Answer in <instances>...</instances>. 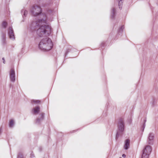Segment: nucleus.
<instances>
[{
	"mask_svg": "<svg viewBox=\"0 0 158 158\" xmlns=\"http://www.w3.org/2000/svg\"><path fill=\"white\" fill-rule=\"evenodd\" d=\"M30 12L34 16H39L40 18L36 22L31 23L29 27L31 30L33 31L38 27L39 28L37 30L36 33L39 37L49 36L52 31V30L50 26L46 25L47 24V16L45 14L42 13L41 7L37 5L33 6Z\"/></svg>",
	"mask_w": 158,
	"mask_h": 158,
	"instance_id": "nucleus-1",
	"label": "nucleus"
},
{
	"mask_svg": "<svg viewBox=\"0 0 158 158\" xmlns=\"http://www.w3.org/2000/svg\"><path fill=\"white\" fill-rule=\"evenodd\" d=\"M53 44L51 39L47 37L42 39L38 44L39 48L44 52L50 50L52 48Z\"/></svg>",
	"mask_w": 158,
	"mask_h": 158,
	"instance_id": "nucleus-2",
	"label": "nucleus"
},
{
	"mask_svg": "<svg viewBox=\"0 0 158 158\" xmlns=\"http://www.w3.org/2000/svg\"><path fill=\"white\" fill-rule=\"evenodd\" d=\"M125 124L123 120L120 119L118 122V130L117 131L115 139L117 140L119 137L122 135L124 130Z\"/></svg>",
	"mask_w": 158,
	"mask_h": 158,
	"instance_id": "nucleus-3",
	"label": "nucleus"
},
{
	"mask_svg": "<svg viewBox=\"0 0 158 158\" xmlns=\"http://www.w3.org/2000/svg\"><path fill=\"white\" fill-rule=\"evenodd\" d=\"M152 150V147L149 145L145 146L143 151L141 158H148Z\"/></svg>",
	"mask_w": 158,
	"mask_h": 158,
	"instance_id": "nucleus-4",
	"label": "nucleus"
},
{
	"mask_svg": "<svg viewBox=\"0 0 158 158\" xmlns=\"http://www.w3.org/2000/svg\"><path fill=\"white\" fill-rule=\"evenodd\" d=\"M8 34L9 38L12 40L15 39L13 29L12 27H10L8 30Z\"/></svg>",
	"mask_w": 158,
	"mask_h": 158,
	"instance_id": "nucleus-5",
	"label": "nucleus"
},
{
	"mask_svg": "<svg viewBox=\"0 0 158 158\" xmlns=\"http://www.w3.org/2000/svg\"><path fill=\"white\" fill-rule=\"evenodd\" d=\"M154 134L153 133H150L149 134L147 139V143L150 145H152L154 142Z\"/></svg>",
	"mask_w": 158,
	"mask_h": 158,
	"instance_id": "nucleus-6",
	"label": "nucleus"
},
{
	"mask_svg": "<svg viewBox=\"0 0 158 158\" xmlns=\"http://www.w3.org/2000/svg\"><path fill=\"white\" fill-rule=\"evenodd\" d=\"M10 81L13 82H15V72L13 69H11L10 72Z\"/></svg>",
	"mask_w": 158,
	"mask_h": 158,
	"instance_id": "nucleus-7",
	"label": "nucleus"
},
{
	"mask_svg": "<svg viewBox=\"0 0 158 158\" xmlns=\"http://www.w3.org/2000/svg\"><path fill=\"white\" fill-rule=\"evenodd\" d=\"M40 118H38L36 119L35 123L37 124H40L44 118V114L41 113L40 114Z\"/></svg>",
	"mask_w": 158,
	"mask_h": 158,
	"instance_id": "nucleus-8",
	"label": "nucleus"
},
{
	"mask_svg": "<svg viewBox=\"0 0 158 158\" xmlns=\"http://www.w3.org/2000/svg\"><path fill=\"white\" fill-rule=\"evenodd\" d=\"M116 14V9L114 7H112L111 10L110 18L112 19H114Z\"/></svg>",
	"mask_w": 158,
	"mask_h": 158,
	"instance_id": "nucleus-9",
	"label": "nucleus"
},
{
	"mask_svg": "<svg viewBox=\"0 0 158 158\" xmlns=\"http://www.w3.org/2000/svg\"><path fill=\"white\" fill-rule=\"evenodd\" d=\"M130 144V140L129 139H127L125 140L124 143V148L126 150H127L129 148Z\"/></svg>",
	"mask_w": 158,
	"mask_h": 158,
	"instance_id": "nucleus-10",
	"label": "nucleus"
},
{
	"mask_svg": "<svg viewBox=\"0 0 158 158\" xmlns=\"http://www.w3.org/2000/svg\"><path fill=\"white\" fill-rule=\"evenodd\" d=\"M40 107L39 106H36L33 108L32 110V113L34 114H36L40 112Z\"/></svg>",
	"mask_w": 158,
	"mask_h": 158,
	"instance_id": "nucleus-11",
	"label": "nucleus"
},
{
	"mask_svg": "<svg viewBox=\"0 0 158 158\" xmlns=\"http://www.w3.org/2000/svg\"><path fill=\"white\" fill-rule=\"evenodd\" d=\"M124 28V25H122L119 27L117 31L118 35H120L123 32Z\"/></svg>",
	"mask_w": 158,
	"mask_h": 158,
	"instance_id": "nucleus-12",
	"label": "nucleus"
},
{
	"mask_svg": "<svg viewBox=\"0 0 158 158\" xmlns=\"http://www.w3.org/2000/svg\"><path fill=\"white\" fill-rule=\"evenodd\" d=\"M21 13L23 15V18H24L26 17L28 14V11L26 10H21Z\"/></svg>",
	"mask_w": 158,
	"mask_h": 158,
	"instance_id": "nucleus-13",
	"label": "nucleus"
},
{
	"mask_svg": "<svg viewBox=\"0 0 158 158\" xmlns=\"http://www.w3.org/2000/svg\"><path fill=\"white\" fill-rule=\"evenodd\" d=\"M118 1L119 8L120 10H121L122 8L123 3V0H118Z\"/></svg>",
	"mask_w": 158,
	"mask_h": 158,
	"instance_id": "nucleus-14",
	"label": "nucleus"
},
{
	"mask_svg": "<svg viewBox=\"0 0 158 158\" xmlns=\"http://www.w3.org/2000/svg\"><path fill=\"white\" fill-rule=\"evenodd\" d=\"M14 124V121L13 120H11L10 121V122L9 123V127L10 128H12L13 127V126Z\"/></svg>",
	"mask_w": 158,
	"mask_h": 158,
	"instance_id": "nucleus-15",
	"label": "nucleus"
},
{
	"mask_svg": "<svg viewBox=\"0 0 158 158\" xmlns=\"http://www.w3.org/2000/svg\"><path fill=\"white\" fill-rule=\"evenodd\" d=\"M54 10L48 9L47 10V12L48 14H50L51 13H54V12H55V11H54Z\"/></svg>",
	"mask_w": 158,
	"mask_h": 158,
	"instance_id": "nucleus-16",
	"label": "nucleus"
},
{
	"mask_svg": "<svg viewBox=\"0 0 158 158\" xmlns=\"http://www.w3.org/2000/svg\"><path fill=\"white\" fill-rule=\"evenodd\" d=\"M146 121V119H145L144 120V122L143 123V125L142 126L141 128V130L142 132H143L144 129V128L145 127V123Z\"/></svg>",
	"mask_w": 158,
	"mask_h": 158,
	"instance_id": "nucleus-17",
	"label": "nucleus"
},
{
	"mask_svg": "<svg viewBox=\"0 0 158 158\" xmlns=\"http://www.w3.org/2000/svg\"><path fill=\"white\" fill-rule=\"evenodd\" d=\"M40 102V101L39 100H31V103L32 104L33 103H39Z\"/></svg>",
	"mask_w": 158,
	"mask_h": 158,
	"instance_id": "nucleus-18",
	"label": "nucleus"
},
{
	"mask_svg": "<svg viewBox=\"0 0 158 158\" xmlns=\"http://www.w3.org/2000/svg\"><path fill=\"white\" fill-rule=\"evenodd\" d=\"M7 23L5 21H3L2 24V26L4 28H6L7 26Z\"/></svg>",
	"mask_w": 158,
	"mask_h": 158,
	"instance_id": "nucleus-19",
	"label": "nucleus"
},
{
	"mask_svg": "<svg viewBox=\"0 0 158 158\" xmlns=\"http://www.w3.org/2000/svg\"><path fill=\"white\" fill-rule=\"evenodd\" d=\"M17 158H23V156L21 152H19V153L17 156Z\"/></svg>",
	"mask_w": 158,
	"mask_h": 158,
	"instance_id": "nucleus-20",
	"label": "nucleus"
},
{
	"mask_svg": "<svg viewBox=\"0 0 158 158\" xmlns=\"http://www.w3.org/2000/svg\"><path fill=\"white\" fill-rule=\"evenodd\" d=\"M49 5L45 3H43L41 5V6L43 7L47 8L48 6Z\"/></svg>",
	"mask_w": 158,
	"mask_h": 158,
	"instance_id": "nucleus-21",
	"label": "nucleus"
},
{
	"mask_svg": "<svg viewBox=\"0 0 158 158\" xmlns=\"http://www.w3.org/2000/svg\"><path fill=\"white\" fill-rule=\"evenodd\" d=\"M2 41L3 44L5 43V35L4 34H3L2 36Z\"/></svg>",
	"mask_w": 158,
	"mask_h": 158,
	"instance_id": "nucleus-22",
	"label": "nucleus"
},
{
	"mask_svg": "<svg viewBox=\"0 0 158 158\" xmlns=\"http://www.w3.org/2000/svg\"><path fill=\"white\" fill-rule=\"evenodd\" d=\"M100 45L101 47H104L106 45L105 43L103 42L101 43Z\"/></svg>",
	"mask_w": 158,
	"mask_h": 158,
	"instance_id": "nucleus-23",
	"label": "nucleus"
},
{
	"mask_svg": "<svg viewBox=\"0 0 158 158\" xmlns=\"http://www.w3.org/2000/svg\"><path fill=\"white\" fill-rule=\"evenodd\" d=\"M35 157L34 154L32 152H31L30 154V158H33Z\"/></svg>",
	"mask_w": 158,
	"mask_h": 158,
	"instance_id": "nucleus-24",
	"label": "nucleus"
},
{
	"mask_svg": "<svg viewBox=\"0 0 158 158\" xmlns=\"http://www.w3.org/2000/svg\"><path fill=\"white\" fill-rule=\"evenodd\" d=\"M71 51V50L69 49H68L67 51H66V52L65 53V56H66L68 53L70 52Z\"/></svg>",
	"mask_w": 158,
	"mask_h": 158,
	"instance_id": "nucleus-25",
	"label": "nucleus"
},
{
	"mask_svg": "<svg viewBox=\"0 0 158 158\" xmlns=\"http://www.w3.org/2000/svg\"><path fill=\"white\" fill-rule=\"evenodd\" d=\"M2 60H3V63L4 64H5V59L4 58H2Z\"/></svg>",
	"mask_w": 158,
	"mask_h": 158,
	"instance_id": "nucleus-26",
	"label": "nucleus"
},
{
	"mask_svg": "<svg viewBox=\"0 0 158 158\" xmlns=\"http://www.w3.org/2000/svg\"><path fill=\"white\" fill-rule=\"evenodd\" d=\"M122 157H124V158H125L126 157V155L124 154H123L122 155Z\"/></svg>",
	"mask_w": 158,
	"mask_h": 158,
	"instance_id": "nucleus-27",
	"label": "nucleus"
},
{
	"mask_svg": "<svg viewBox=\"0 0 158 158\" xmlns=\"http://www.w3.org/2000/svg\"><path fill=\"white\" fill-rule=\"evenodd\" d=\"M113 32H111L110 34V36H112V35H113Z\"/></svg>",
	"mask_w": 158,
	"mask_h": 158,
	"instance_id": "nucleus-28",
	"label": "nucleus"
},
{
	"mask_svg": "<svg viewBox=\"0 0 158 158\" xmlns=\"http://www.w3.org/2000/svg\"><path fill=\"white\" fill-rule=\"evenodd\" d=\"M1 129H0V134H1Z\"/></svg>",
	"mask_w": 158,
	"mask_h": 158,
	"instance_id": "nucleus-29",
	"label": "nucleus"
},
{
	"mask_svg": "<svg viewBox=\"0 0 158 158\" xmlns=\"http://www.w3.org/2000/svg\"><path fill=\"white\" fill-rule=\"evenodd\" d=\"M132 121V120L131 119L130 120V121L131 122Z\"/></svg>",
	"mask_w": 158,
	"mask_h": 158,
	"instance_id": "nucleus-30",
	"label": "nucleus"
},
{
	"mask_svg": "<svg viewBox=\"0 0 158 158\" xmlns=\"http://www.w3.org/2000/svg\"><path fill=\"white\" fill-rule=\"evenodd\" d=\"M119 158H122L121 157H120Z\"/></svg>",
	"mask_w": 158,
	"mask_h": 158,
	"instance_id": "nucleus-31",
	"label": "nucleus"
}]
</instances>
